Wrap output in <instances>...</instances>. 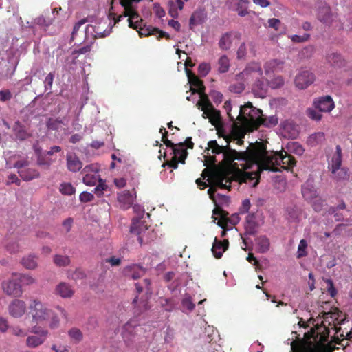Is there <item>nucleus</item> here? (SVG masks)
I'll return each instance as SVG.
<instances>
[{
	"label": "nucleus",
	"instance_id": "1",
	"mask_svg": "<svg viewBox=\"0 0 352 352\" xmlns=\"http://www.w3.org/2000/svg\"><path fill=\"white\" fill-rule=\"evenodd\" d=\"M296 161L294 156L288 154L285 151L280 152L268 151L266 143L263 142L252 144V154L250 166L255 164L257 167L256 172H245V179H258L260 174L263 170L272 172L278 171L277 166L285 170H289L296 165ZM258 180H256V184Z\"/></svg>",
	"mask_w": 352,
	"mask_h": 352
},
{
	"label": "nucleus",
	"instance_id": "2",
	"mask_svg": "<svg viewBox=\"0 0 352 352\" xmlns=\"http://www.w3.org/2000/svg\"><path fill=\"white\" fill-rule=\"evenodd\" d=\"M225 140L227 142L226 146H220L218 144L216 140L209 141L208 143V147L206 148L207 151L211 150L213 154H223L222 163H225L228 165L232 164L235 160H243L245 163V166H243L245 169L250 168V160L252 154V144L249 148L243 152H238L234 149H232L230 146V143L232 140V138L230 136H225Z\"/></svg>",
	"mask_w": 352,
	"mask_h": 352
},
{
	"label": "nucleus",
	"instance_id": "3",
	"mask_svg": "<svg viewBox=\"0 0 352 352\" xmlns=\"http://www.w3.org/2000/svg\"><path fill=\"white\" fill-rule=\"evenodd\" d=\"M29 314L32 320L38 324H43L49 321V327L52 329L58 327L60 320L58 316L50 309L47 304L43 302L38 298H33L30 300L29 306Z\"/></svg>",
	"mask_w": 352,
	"mask_h": 352
},
{
	"label": "nucleus",
	"instance_id": "4",
	"mask_svg": "<svg viewBox=\"0 0 352 352\" xmlns=\"http://www.w3.org/2000/svg\"><path fill=\"white\" fill-rule=\"evenodd\" d=\"M98 172L99 168L96 164L85 166L82 170V173L85 174L82 182L85 185L89 186H94L98 182V184L94 189V192L98 197H100L104 195V192L107 190L109 187L105 184V181L100 178Z\"/></svg>",
	"mask_w": 352,
	"mask_h": 352
},
{
	"label": "nucleus",
	"instance_id": "5",
	"mask_svg": "<svg viewBox=\"0 0 352 352\" xmlns=\"http://www.w3.org/2000/svg\"><path fill=\"white\" fill-rule=\"evenodd\" d=\"M261 116H262V111L254 107L252 104L249 102L244 106L240 107L236 119L252 131L255 130L256 124Z\"/></svg>",
	"mask_w": 352,
	"mask_h": 352
},
{
	"label": "nucleus",
	"instance_id": "6",
	"mask_svg": "<svg viewBox=\"0 0 352 352\" xmlns=\"http://www.w3.org/2000/svg\"><path fill=\"white\" fill-rule=\"evenodd\" d=\"M341 311L338 310L337 308H334L330 311L325 312L322 311L319 314V316H321L323 320L322 321V324L324 327L325 333L320 336V340L322 342H324L327 341V338L329 337V328L336 329V332H338V329L337 328V325L340 324L341 320L339 319Z\"/></svg>",
	"mask_w": 352,
	"mask_h": 352
},
{
	"label": "nucleus",
	"instance_id": "7",
	"mask_svg": "<svg viewBox=\"0 0 352 352\" xmlns=\"http://www.w3.org/2000/svg\"><path fill=\"white\" fill-rule=\"evenodd\" d=\"M342 162V148L340 145H337L336 152L329 164V168L333 175V177L338 180L346 179L349 177L346 170L340 168Z\"/></svg>",
	"mask_w": 352,
	"mask_h": 352
},
{
	"label": "nucleus",
	"instance_id": "8",
	"mask_svg": "<svg viewBox=\"0 0 352 352\" xmlns=\"http://www.w3.org/2000/svg\"><path fill=\"white\" fill-rule=\"evenodd\" d=\"M30 332L34 334L28 336L26 338V345L30 348H36L43 344L49 334L47 330L38 325L32 327Z\"/></svg>",
	"mask_w": 352,
	"mask_h": 352
},
{
	"label": "nucleus",
	"instance_id": "9",
	"mask_svg": "<svg viewBox=\"0 0 352 352\" xmlns=\"http://www.w3.org/2000/svg\"><path fill=\"white\" fill-rule=\"evenodd\" d=\"M232 181V177H230V173L226 171L213 172L210 175L208 179L210 184L228 190H230Z\"/></svg>",
	"mask_w": 352,
	"mask_h": 352
},
{
	"label": "nucleus",
	"instance_id": "10",
	"mask_svg": "<svg viewBox=\"0 0 352 352\" xmlns=\"http://www.w3.org/2000/svg\"><path fill=\"white\" fill-rule=\"evenodd\" d=\"M130 232L131 234L138 236V240L140 245L143 243H147L149 240V227L144 221H133L131 226Z\"/></svg>",
	"mask_w": 352,
	"mask_h": 352
},
{
	"label": "nucleus",
	"instance_id": "11",
	"mask_svg": "<svg viewBox=\"0 0 352 352\" xmlns=\"http://www.w3.org/2000/svg\"><path fill=\"white\" fill-rule=\"evenodd\" d=\"M214 215H218L219 219L217 224L223 229H232L239 222V217L236 214L228 217V213L221 208H215L213 211Z\"/></svg>",
	"mask_w": 352,
	"mask_h": 352
},
{
	"label": "nucleus",
	"instance_id": "12",
	"mask_svg": "<svg viewBox=\"0 0 352 352\" xmlns=\"http://www.w3.org/2000/svg\"><path fill=\"white\" fill-rule=\"evenodd\" d=\"M263 71L261 65L258 63H251L239 74L236 75L237 80L249 79L250 77L261 76Z\"/></svg>",
	"mask_w": 352,
	"mask_h": 352
},
{
	"label": "nucleus",
	"instance_id": "13",
	"mask_svg": "<svg viewBox=\"0 0 352 352\" xmlns=\"http://www.w3.org/2000/svg\"><path fill=\"white\" fill-rule=\"evenodd\" d=\"M316 77L313 72L303 70L299 72L294 80L295 85L300 89H305L315 81Z\"/></svg>",
	"mask_w": 352,
	"mask_h": 352
},
{
	"label": "nucleus",
	"instance_id": "14",
	"mask_svg": "<svg viewBox=\"0 0 352 352\" xmlns=\"http://www.w3.org/2000/svg\"><path fill=\"white\" fill-rule=\"evenodd\" d=\"M241 38V34L237 31H230L222 34L219 41V47L222 50H228L234 41Z\"/></svg>",
	"mask_w": 352,
	"mask_h": 352
},
{
	"label": "nucleus",
	"instance_id": "15",
	"mask_svg": "<svg viewBox=\"0 0 352 352\" xmlns=\"http://www.w3.org/2000/svg\"><path fill=\"white\" fill-rule=\"evenodd\" d=\"M337 14L331 11L329 6L325 5L319 8L318 19L325 25H333V23L337 22Z\"/></svg>",
	"mask_w": 352,
	"mask_h": 352
},
{
	"label": "nucleus",
	"instance_id": "16",
	"mask_svg": "<svg viewBox=\"0 0 352 352\" xmlns=\"http://www.w3.org/2000/svg\"><path fill=\"white\" fill-rule=\"evenodd\" d=\"M313 104L320 112L330 113L335 107L334 101L330 96L315 98Z\"/></svg>",
	"mask_w": 352,
	"mask_h": 352
},
{
	"label": "nucleus",
	"instance_id": "17",
	"mask_svg": "<svg viewBox=\"0 0 352 352\" xmlns=\"http://www.w3.org/2000/svg\"><path fill=\"white\" fill-rule=\"evenodd\" d=\"M1 286L3 291L9 296H20L23 293L21 285L13 279L3 280Z\"/></svg>",
	"mask_w": 352,
	"mask_h": 352
},
{
	"label": "nucleus",
	"instance_id": "18",
	"mask_svg": "<svg viewBox=\"0 0 352 352\" xmlns=\"http://www.w3.org/2000/svg\"><path fill=\"white\" fill-rule=\"evenodd\" d=\"M26 309V303L19 299L12 300L8 306L10 315L16 318L22 317L25 314Z\"/></svg>",
	"mask_w": 352,
	"mask_h": 352
},
{
	"label": "nucleus",
	"instance_id": "19",
	"mask_svg": "<svg viewBox=\"0 0 352 352\" xmlns=\"http://www.w3.org/2000/svg\"><path fill=\"white\" fill-rule=\"evenodd\" d=\"M193 84L198 87L200 94V100L197 102V106L198 109L201 107L208 108L212 105L210 102L208 95L204 93L205 87L203 81L199 79L197 76H194Z\"/></svg>",
	"mask_w": 352,
	"mask_h": 352
},
{
	"label": "nucleus",
	"instance_id": "20",
	"mask_svg": "<svg viewBox=\"0 0 352 352\" xmlns=\"http://www.w3.org/2000/svg\"><path fill=\"white\" fill-rule=\"evenodd\" d=\"M140 36H148L150 35H155L157 34V38L160 40L161 38H166L167 40L170 38V35L166 32L162 31L157 28H153L151 25L146 26L140 25V27L137 30Z\"/></svg>",
	"mask_w": 352,
	"mask_h": 352
},
{
	"label": "nucleus",
	"instance_id": "21",
	"mask_svg": "<svg viewBox=\"0 0 352 352\" xmlns=\"http://www.w3.org/2000/svg\"><path fill=\"white\" fill-rule=\"evenodd\" d=\"M66 160L67 169L71 172L76 173L82 167V162L75 153H67Z\"/></svg>",
	"mask_w": 352,
	"mask_h": 352
},
{
	"label": "nucleus",
	"instance_id": "22",
	"mask_svg": "<svg viewBox=\"0 0 352 352\" xmlns=\"http://www.w3.org/2000/svg\"><path fill=\"white\" fill-rule=\"evenodd\" d=\"M291 349L292 352H319L316 346H312L311 342L306 343L303 341H293L291 344Z\"/></svg>",
	"mask_w": 352,
	"mask_h": 352
},
{
	"label": "nucleus",
	"instance_id": "23",
	"mask_svg": "<svg viewBox=\"0 0 352 352\" xmlns=\"http://www.w3.org/2000/svg\"><path fill=\"white\" fill-rule=\"evenodd\" d=\"M228 245L229 241L228 239L221 241L215 238L212 248L214 256L217 258H221L223 253L228 248Z\"/></svg>",
	"mask_w": 352,
	"mask_h": 352
},
{
	"label": "nucleus",
	"instance_id": "24",
	"mask_svg": "<svg viewBox=\"0 0 352 352\" xmlns=\"http://www.w3.org/2000/svg\"><path fill=\"white\" fill-rule=\"evenodd\" d=\"M124 272L127 276L135 280L140 278L146 274V269L140 265L135 264L127 266L124 269Z\"/></svg>",
	"mask_w": 352,
	"mask_h": 352
},
{
	"label": "nucleus",
	"instance_id": "25",
	"mask_svg": "<svg viewBox=\"0 0 352 352\" xmlns=\"http://www.w3.org/2000/svg\"><path fill=\"white\" fill-rule=\"evenodd\" d=\"M124 16L129 17V26L131 28L138 30L140 25L143 24L142 19L135 10L127 13H124Z\"/></svg>",
	"mask_w": 352,
	"mask_h": 352
},
{
	"label": "nucleus",
	"instance_id": "26",
	"mask_svg": "<svg viewBox=\"0 0 352 352\" xmlns=\"http://www.w3.org/2000/svg\"><path fill=\"white\" fill-rule=\"evenodd\" d=\"M327 63L333 67L340 68L346 64V60L340 54L337 52H331L327 56Z\"/></svg>",
	"mask_w": 352,
	"mask_h": 352
},
{
	"label": "nucleus",
	"instance_id": "27",
	"mask_svg": "<svg viewBox=\"0 0 352 352\" xmlns=\"http://www.w3.org/2000/svg\"><path fill=\"white\" fill-rule=\"evenodd\" d=\"M302 195L307 201H312L314 198H317L318 194L313 184L307 181L302 186Z\"/></svg>",
	"mask_w": 352,
	"mask_h": 352
},
{
	"label": "nucleus",
	"instance_id": "28",
	"mask_svg": "<svg viewBox=\"0 0 352 352\" xmlns=\"http://www.w3.org/2000/svg\"><path fill=\"white\" fill-rule=\"evenodd\" d=\"M55 293L62 298H67L73 296L74 291L68 283L62 282L56 287Z\"/></svg>",
	"mask_w": 352,
	"mask_h": 352
},
{
	"label": "nucleus",
	"instance_id": "29",
	"mask_svg": "<svg viewBox=\"0 0 352 352\" xmlns=\"http://www.w3.org/2000/svg\"><path fill=\"white\" fill-rule=\"evenodd\" d=\"M13 131L16 138L21 141L25 140L32 135V134L26 130L25 126L19 121L14 123L13 126Z\"/></svg>",
	"mask_w": 352,
	"mask_h": 352
},
{
	"label": "nucleus",
	"instance_id": "30",
	"mask_svg": "<svg viewBox=\"0 0 352 352\" xmlns=\"http://www.w3.org/2000/svg\"><path fill=\"white\" fill-rule=\"evenodd\" d=\"M284 62L279 59H272L267 61L264 65L265 73L269 74L278 72L283 69Z\"/></svg>",
	"mask_w": 352,
	"mask_h": 352
},
{
	"label": "nucleus",
	"instance_id": "31",
	"mask_svg": "<svg viewBox=\"0 0 352 352\" xmlns=\"http://www.w3.org/2000/svg\"><path fill=\"white\" fill-rule=\"evenodd\" d=\"M200 109L203 111V118H208L212 124H214V122L217 121L220 118L219 111L216 110L212 105L208 108L201 107Z\"/></svg>",
	"mask_w": 352,
	"mask_h": 352
},
{
	"label": "nucleus",
	"instance_id": "32",
	"mask_svg": "<svg viewBox=\"0 0 352 352\" xmlns=\"http://www.w3.org/2000/svg\"><path fill=\"white\" fill-rule=\"evenodd\" d=\"M256 250L258 253L267 252L270 246L269 239L265 236H259L255 239Z\"/></svg>",
	"mask_w": 352,
	"mask_h": 352
},
{
	"label": "nucleus",
	"instance_id": "33",
	"mask_svg": "<svg viewBox=\"0 0 352 352\" xmlns=\"http://www.w3.org/2000/svg\"><path fill=\"white\" fill-rule=\"evenodd\" d=\"M118 201L125 208L130 207L134 201V197L129 190H124L118 195Z\"/></svg>",
	"mask_w": 352,
	"mask_h": 352
},
{
	"label": "nucleus",
	"instance_id": "34",
	"mask_svg": "<svg viewBox=\"0 0 352 352\" xmlns=\"http://www.w3.org/2000/svg\"><path fill=\"white\" fill-rule=\"evenodd\" d=\"M38 257L34 254H29L23 256L21 259V264L28 270H34L38 267Z\"/></svg>",
	"mask_w": 352,
	"mask_h": 352
},
{
	"label": "nucleus",
	"instance_id": "35",
	"mask_svg": "<svg viewBox=\"0 0 352 352\" xmlns=\"http://www.w3.org/2000/svg\"><path fill=\"white\" fill-rule=\"evenodd\" d=\"M278 124V118L275 116H272L268 118H263V115L261 116L258 122L256 124L255 130L258 129L260 126L266 127H272Z\"/></svg>",
	"mask_w": 352,
	"mask_h": 352
},
{
	"label": "nucleus",
	"instance_id": "36",
	"mask_svg": "<svg viewBox=\"0 0 352 352\" xmlns=\"http://www.w3.org/2000/svg\"><path fill=\"white\" fill-rule=\"evenodd\" d=\"M257 224L255 221V216L254 214H249L245 219V229L248 234L253 235L256 232Z\"/></svg>",
	"mask_w": 352,
	"mask_h": 352
},
{
	"label": "nucleus",
	"instance_id": "37",
	"mask_svg": "<svg viewBox=\"0 0 352 352\" xmlns=\"http://www.w3.org/2000/svg\"><path fill=\"white\" fill-rule=\"evenodd\" d=\"M20 177L25 181H30L39 177V173L34 168H24L18 171Z\"/></svg>",
	"mask_w": 352,
	"mask_h": 352
},
{
	"label": "nucleus",
	"instance_id": "38",
	"mask_svg": "<svg viewBox=\"0 0 352 352\" xmlns=\"http://www.w3.org/2000/svg\"><path fill=\"white\" fill-rule=\"evenodd\" d=\"M325 140V135L323 132H317L311 134L308 138L307 142L310 146H316L322 144Z\"/></svg>",
	"mask_w": 352,
	"mask_h": 352
},
{
	"label": "nucleus",
	"instance_id": "39",
	"mask_svg": "<svg viewBox=\"0 0 352 352\" xmlns=\"http://www.w3.org/2000/svg\"><path fill=\"white\" fill-rule=\"evenodd\" d=\"M217 70L220 74H224L228 72L230 67V61L226 55H222L217 61Z\"/></svg>",
	"mask_w": 352,
	"mask_h": 352
},
{
	"label": "nucleus",
	"instance_id": "40",
	"mask_svg": "<svg viewBox=\"0 0 352 352\" xmlns=\"http://www.w3.org/2000/svg\"><path fill=\"white\" fill-rule=\"evenodd\" d=\"M250 1L248 0H239L236 3V10L240 16H245L249 14L248 5Z\"/></svg>",
	"mask_w": 352,
	"mask_h": 352
},
{
	"label": "nucleus",
	"instance_id": "41",
	"mask_svg": "<svg viewBox=\"0 0 352 352\" xmlns=\"http://www.w3.org/2000/svg\"><path fill=\"white\" fill-rule=\"evenodd\" d=\"M54 262L57 266L65 267L69 265L70 259L67 256L56 254L54 257Z\"/></svg>",
	"mask_w": 352,
	"mask_h": 352
},
{
	"label": "nucleus",
	"instance_id": "42",
	"mask_svg": "<svg viewBox=\"0 0 352 352\" xmlns=\"http://www.w3.org/2000/svg\"><path fill=\"white\" fill-rule=\"evenodd\" d=\"M19 280L23 285H31L36 283V279L28 274H19Z\"/></svg>",
	"mask_w": 352,
	"mask_h": 352
},
{
	"label": "nucleus",
	"instance_id": "43",
	"mask_svg": "<svg viewBox=\"0 0 352 352\" xmlns=\"http://www.w3.org/2000/svg\"><path fill=\"white\" fill-rule=\"evenodd\" d=\"M307 242L305 239H301L300 241L297 251V258H300L302 257H305L307 255Z\"/></svg>",
	"mask_w": 352,
	"mask_h": 352
},
{
	"label": "nucleus",
	"instance_id": "44",
	"mask_svg": "<svg viewBox=\"0 0 352 352\" xmlns=\"http://www.w3.org/2000/svg\"><path fill=\"white\" fill-rule=\"evenodd\" d=\"M236 80L237 82L232 83L229 86V90L235 94H241L245 89V85L241 82L242 80H237L236 79Z\"/></svg>",
	"mask_w": 352,
	"mask_h": 352
},
{
	"label": "nucleus",
	"instance_id": "45",
	"mask_svg": "<svg viewBox=\"0 0 352 352\" xmlns=\"http://www.w3.org/2000/svg\"><path fill=\"white\" fill-rule=\"evenodd\" d=\"M60 192L65 195H72L75 192V188L70 183H63L60 186Z\"/></svg>",
	"mask_w": 352,
	"mask_h": 352
},
{
	"label": "nucleus",
	"instance_id": "46",
	"mask_svg": "<svg viewBox=\"0 0 352 352\" xmlns=\"http://www.w3.org/2000/svg\"><path fill=\"white\" fill-rule=\"evenodd\" d=\"M268 84L272 89H277L284 85V79L281 76H276L269 81Z\"/></svg>",
	"mask_w": 352,
	"mask_h": 352
},
{
	"label": "nucleus",
	"instance_id": "47",
	"mask_svg": "<svg viewBox=\"0 0 352 352\" xmlns=\"http://www.w3.org/2000/svg\"><path fill=\"white\" fill-rule=\"evenodd\" d=\"M85 276L86 275L85 272L80 269H76L75 271L69 272L68 273V277L75 281L82 280L85 278Z\"/></svg>",
	"mask_w": 352,
	"mask_h": 352
},
{
	"label": "nucleus",
	"instance_id": "48",
	"mask_svg": "<svg viewBox=\"0 0 352 352\" xmlns=\"http://www.w3.org/2000/svg\"><path fill=\"white\" fill-rule=\"evenodd\" d=\"M68 333L71 338L74 339L78 342L82 340V333L81 331L78 328H72L69 331Z\"/></svg>",
	"mask_w": 352,
	"mask_h": 352
},
{
	"label": "nucleus",
	"instance_id": "49",
	"mask_svg": "<svg viewBox=\"0 0 352 352\" xmlns=\"http://www.w3.org/2000/svg\"><path fill=\"white\" fill-rule=\"evenodd\" d=\"M61 124H62V120L60 119L50 118L47 122V126L48 127L49 129L56 131L59 129Z\"/></svg>",
	"mask_w": 352,
	"mask_h": 352
},
{
	"label": "nucleus",
	"instance_id": "50",
	"mask_svg": "<svg viewBox=\"0 0 352 352\" xmlns=\"http://www.w3.org/2000/svg\"><path fill=\"white\" fill-rule=\"evenodd\" d=\"M307 115L310 119L315 121H320L322 118V116L320 113V112L319 111H317L316 109H308L307 110Z\"/></svg>",
	"mask_w": 352,
	"mask_h": 352
},
{
	"label": "nucleus",
	"instance_id": "51",
	"mask_svg": "<svg viewBox=\"0 0 352 352\" xmlns=\"http://www.w3.org/2000/svg\"><path fill=\"white\" fill-rule=\"evenodd\" d=\"M211 69L210 65L207 63H201L198 67L199 74L201 76H206Z\"/></svg>",
	"mask_w": 352,
	"mask_h": 352
},
{
	"label": "nucleus",
	"instance_id": "52",
	"mask_svg": "<svg viewBox=\"0 0 352 352\" xmlns=\"http://www.w3.org/2000/svg\"><path fill=\"white\" fill-rule=\"evenodd\" d=\"M10 331L12 335L18 336V337H25L28 335V332L26 330L21 328L20 327H12L10 329Z\"/></svg>",
	"mask_w": 352,
	"mask_h": 352
},
{
	"label": "nucleus",
	"instance_id": "53",
	"mask_svg": "<svg viewBox=\"0 0 352 352\" xmlns=\"http://www.w3.org/2000/svg\"><path fill=\"white\" fill-rule=\"evenodd\" d=\"M311 202L312 207L316 212H319L322 210L324 201L321 198L317 196V198H314V199Z\"/></svg>",
	"mask_w": 352,
	"mask_h": 352
},
{
	"label": "nucleus",
	"instance_id": "54",
	"mask_svg": "<svg viewBox=\"0 0 352 352\" xmlns=\"http://www.w3.org/2000/svg\"><path fill=\"white\" fill-rule=\"evenodd\" d=\"M324 333H325V332L322 333H318L316 329H311L309 331H308L307 333H305V337L307 340H310V339L313 338L314 340L316 342L318 338L319 334H320V336L321 335H323ZM319 338H320V337ZM319 340H320V339H319Z\"/></svg>",
	"mask_w": 352,
	"mask_h": 352
},
{
	"label": "nucleus",
	"instance_id": "55",
	"mask_svg": "<svg viewBox=\"0 0 352 352\" xmlns=\"http://www.w3.org/2000/svg\"><path fill=\"white\" fill-rule=\"evenodd\" d=\"M54 74L52 72L49 73L46 76L45 80H44L45 91L51 90L52 85H53V82H54Z\"/></svg>",
	"mask_w": 352,
	"mask_h": 352
},
{
	"label": "nucleus",
	"instance_id": "56",
	"mask_svg": "<svg viewBox=\"0 0 352 352\" xmlns=\"http://www.w3.org/2000/svg\"><path fill=\"white\" fill-rule=\"evenodd\" d=\"M210 96L214 103L219 104L222 102L223 94L221 92L213 90L210 93Z\"/></svg>",
	"mask_w": 352,
	"mask_h": 352
},
{
	"label": "nucleus",
	"instance_id": "57",
	"mask_svg": "<svg viewBox=\"0 0 352 352\" xmlns=\"http://www.w3.org/2000/svg\"><path fill=\"white\" fill-rule=\"evenodd\" d=\"M79 199L81 202L87 203L93 201L94 196L90 192L84 191L80 195Z\"/></svg>",
	"mask_w": 352,
	"mask_h": 352
},
{
	"label": "nucleus",
	"instance_id": "58",
	"mask_svg": "<svg viewBox=\"0 0 352 352\" xmlns=\"http://www.w3.org/2000/svg\"><path fill=\"white\" fill-rule=\"evenodd\" d=\"M327 284V292L331 297H335L337 294V289L334 287L333 282L331 279H327L326 280Z\"/></svg>",
	"mask_w": 352,
	"mask_h": 352
},
{
	"label": "nucleus",
	"instance_id": "59",
	"mask_svg": "<svg viewBox=\"0 0 352 352\" xmlns=\"http://www.w3.org/2000/svg\"><path fill=\"white\" fill-rule=\"evenodd\" d=\"M309 37H310V34L306 33L302 36L293 35V36H292L291 39L294 43H303L305 41H308Z\"/></svg>",
	"mask_w": 352,
	"mask_h": 352
},
{
	"label": "nucleus",
	"instance_id": "60",
	"mask_svg": "<svg viewBox=\"0 0 352 352\" xmlns=\"http://www.w3.org/2000/svg\"><path fill=\"white\" fill-rule=\"evenodd\" d=\"M182 304L183 307L186 308L188 311L193 310L195 307V304L192 302L191 298L190 297L184 298L182 300Z\"/></svg>",
	"mask_w": 352,
	"mask_h": 352
},
{
	"label": "nucleus",
	"instance_id": "61",
	"mask_svg": "<svg viewBox=\"0 0 352 352\" xmlns=\"http://www.w3.org/2000/svg\"><path fill=\"white\" fill-rule=\"evenodd\" d=\"M267 85L265 82L262 80H257L253 87L254 91H265Z\"/></svg>",
	"mask_w": 352,
	"mask_h": 352
},
{
	"label": "nucleus",
	"instance_id": "62",
	"mask_svg": "<svg viewBox=\"0 0 352 352\" xmlns=\"http://www.w3.org/2000/svg\"><path fill=\"white\" fill-rule=\"evenodd\" d=\"M185 147V143H178L173 149V153L174 156H179L182 154V151H187Z\"/></svg>",
	"mask_w": 352,
	"mask_h": 352
},
{
	"label": "nucleus",
	"instance_id": "63",
	"mask_svg": "<svg viewBox=\"0 0 352 352\" xmlns=\"http://www.w3.org/2000/svg\"><path fill=\"white\" fill-rule=\"evenodd\" d=\"M133 0H121L120 5L124 8V13L129 12L134 9L132 7Z\"/></svg>",
	"mask_w": 352,
	"mask_h": 352
},
{
	"label": "nucleus",
	"instance_id": "64",
	"mask_svg": "<svg viewBox=\"0 0 352 352\" xmlns=\"http://www.w3.org/2000/svg\"><path fill=\"white\" fill-rule=\"evenodd\" d=\"M12 97V93L9 90L6 89L0 91V101L6 102L10 100Z\"/></svg>",
	"mask_w": 352,
	"mask_h": 352
}]
</instances>
